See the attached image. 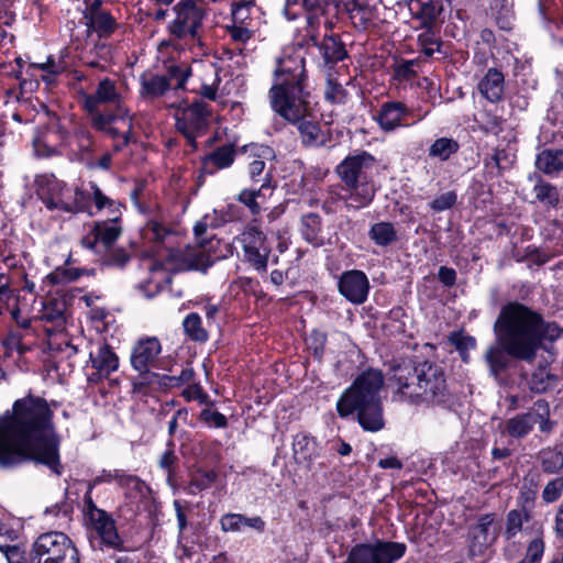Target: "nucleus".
<instances>
[{"mask_svg":"<svg viewBox=\"0 0 563 563\" xmlns=\"http://www.w3.org/2000/svg\"><path fill=\"white\" fill-rule=\"evenodd\" d=\"M496 521L495 512L481 515L476 523L468 528L467 556L471 560L485 559L488 550L495 543L497 534H490L489 529Z\"/></svg>","mask_w":563,"mask_h":563,"instance_id":"2eb2a0df","label":"nucleus"},{"mask_svg":"<svg viewBox=\"0 0 563 563\" xmlns=\"http://www.w3.org/2000/svg\"><path fill=\"white\" fill-rule=\"evenodd\" d=\"M412 114V109L405 102L393 100L380 104L379 110L374 115V120L384 132H393L398 128H408L416 123L417 120L408 122Z\"/></svg>","mask_w":563,"mask_h":563,"instance_id":"a211bd4d","label":"nucleus"},{"mask_svg":"<svg viewBox=\"0 0 563 563\" xmlns=\"http://www.w3.org/2000/svg\"><path fill=\"white\" fill-rule=\"evenodd\" d=\"M536 423L537 417L534 411L529 410L518 413L506 420L505 433L514 439H523L531 433Z\"/></svg>","mask_w":563,"mask_h":563,"instance_id":"e433bc0d","label":"nucleus"},{"mask_svg":"<svg viewBox=\"0 0 563 563\" xmlns=\"http://www.w3.org/2000/svg\"><path fill=\"white\" fill-rule=\"evenodd\" d=\"M236 153L234 143H227L216 147L212 152L200 158V163L203 165V173L214 175L218 170L231 167L235 161Z\"/></svg>","mask_w":563,"mask_h":563,"instance_id":"cd10ccee","label":"nucleus"},{"mask_svg":"<svg viewBox=\"0 0 563 563\" xmlns=\"http://www.w3.org/2000/svg\"><path fill=\"white\" fill-rule=\"evenodd\" d=\"M493 330L497 346H490L485 355L493 376L506 373L510 358L533 363L538 352L545 349L544 342H554L563 333L558 322L547 321L541 312L518 300L501 306Z\"/></svg>","mask_w":563,"mask_h":563,"instance_id":"f03ea898","label":"nucleus"},{"mask_svg":"<svg viewBox=\"0 0 563 563\" xmlns=\"http://www.w3.org/2000/svg\"><path fill=\"white\" fill-rule=\"evenodd\" d=\"M478 91L492 103H498L504 100L505 76L498 68H488L484 77L478 82Z\"/></svg>","mask_w":563,"mask_h":563,"instance_id":"c85d7f7f","label":"nucleus"},{"mask_svg":"<svg viewBox=\"0 0 563 563\" xmlns=\"http://www.w3.org/2000/svg\"><path fill=\"white\" fill-rule=\"evenodd\" d=\"M242 153H249L253 159L249 163L247 173L253 185L262 184L265 178L266 161L275 156L273 147L265 144L251 143L242 146Z\"/></svg>","mask_w":563,"mask_h":563,"instance_id":"393cba45","label":"nucleus"},{"mask_svg":"<svg viewBox=\"0 0 563 563\" xmlns=\"http://www.w3.org/2000/svg\"><path fill=\"white\" fill-rule=\"evenodd\" d=\"M8 563H38L33 553V547L30 551H25L19 545H9L5 550Z\"/></svg>","mask_w":563,"mask_h":563,"instance_id":"774afa93","label":"nucleus"},{"mask_svg":"<svg viewBox=\"0 0 563 563\" xmlns=\"http://www.w3.org/2000/svg\"><path fill=\"white\" fill-rule=\"evenodd\" d=\"M114 482L120 488L128 490L126 496L129 497H145L151 492V487L145 481L137 475L126 473L124 470L117 468Z\"/></svg>","mask_w":563,"mask_h":563,"instance_id":"ea45409f","label":"nucleus"},{"mask_svg":"<svg viewBox=\"0 0 563 563\" xmlns=\"http://www.w3.org/2000/svg\"><path fill=\"white\" fill-rule=\"evenodd\" d=\"M371 284L367 275L361 269H349L338 278V291L349 302L363 305L367 301Z\"/></svg>","mask_w":563,"mask_h":563,"instance_id":"f3484780","label":"nucleus"},{"mask_svg":"<svg viewBox=\"0 0 563 563\" xmlns=\"http://www.w3.org/2000/svg\"><path fill=\"white\" fill-rule=\"evenodd\" d=\"M161 353L162 344L156 336L140 338L131 350V367L134 371L156 368Z\"/></svg>","mask_w":563,"mask_h":563,"instance_id":"6ab92c4d","label":"nucleus"},{"mask_svg":"<svg viewBox=\"0 0 563 563\" xmlns=\"http://www.w3.org/2000/svg\"><path fill=\"white\" fill-rule=\"evenodd\" d=\"M120 222L121 216L93 222L90 231L81 238L80 245L97 255L108 253L122 234Z\"/></svg>","mask_w":563,"mask_h":563,"instance_id":"4468645a","label":"nucleus"},{"mask_svg":"<svg viewBox=\"0 0 563 563\" xmlns=\"http://www.w3.org/2000/svg\"><path fill=\"white\" fill-rule=\"evenodd\" d=\"M534 406L537 407L534 415L537 417V423H539L540 432L544 434L552 433L556 427V421L550 419L549 402L545 399H538Z\"/></svg>","mask_w":563,"mask_h":563,"instance_id":"bf43d9fd","label":"nucleus"},{"mask_svg":"<svg viewBox=\"0 0 563 563\" xmlns=\"http://www.w3.org/2000/svg\"><path fill=\"white\" fill-rule=\"evenodd\" d=\"M328 343V334L321 330L313 329L309 336L306 339L308 351L312 357L321 363L324 356L325 346Z\"/></svg>","mask_w":563,"mask_h":563,"instance_id":"13d9d810","label":"nucleus"},{"mask_svg":"<svg viewBox=\"0 0 563 563\" xmlns=\"http://www.w3.org/2000/svg\"><path fill=\"white\" fill-rule=\"evenodd\" d=\"M87 539L92 551L131 552L134 550L120 533L118 522L111 512L102 508L82 511Z\"/></svg>","mask_w":563,"mask_h":563,"instance_id":"6e6552de","label":"nucleus"},{"mask_svg":"<svg viewBox=\"0 0 563 563\" xmlns=\"http://www.w3.org/2000/svg\"><path fill=\"white\" fill-rule=\"evenodd\" d=\"M422 32L418 34L417 44L420 47V53L426 57H432L434 53L441 55L437 59L445 58L446 53L443 52V42L438 26L421 27Z\"/></svg>","mask_w":563,"mask_h":563,"instance_id":"c9c22d12","label":"nucleus"},{"mask_svg":"<svg viewBox=\"0 0 563 563\" xmlns=\"http://www.w3.org/2000/svg\"><path fill=\"white\" fill-rule=\"evenodd\" d=\"M95 276V268H78V267H56L49 273L46 278L52 285H59L64 283H70L79 279L81 276Z\"/></svg>","mask_w":563,"mask_h":563,"instance_id":"49530a36","label":"nucleus"},{"mask_svg":"<svg viewBox=\"0 0 563 563\" xmlns=\"http://www.w3.org/2000/svg\"><path fill=\"white\" fill-rule=\"evenodd\" d=\"M378 563H396L407 553V544L391 540L376 539Z\"/></svg>","mask_w":563,"mask_h":563,"instance_id":"a19ab883","label":"nucleus"},{"mask_svg":"<svg viewBox=\"0 0 563 563\" xmlns=\"http://www.w3.org/2000/svg\"><path fill=\"white\" fill-rule=\"evenodd\" d=\"M343 563H378L376 539L354 544Z\"/></svg>","mask_w":563,"mask_h":563,"instance_id":"79ce46f5","label":"nucleus"},{"mask_svg":"<svg viewBox=\"0 0 563 563\" xmlns=\"http://www.w3.org/2000/svg\"><path fill=\"white\" fill-rule=\"evenodd\" d=\"M183 330L187 339L195 343L202 344L209 340V333L202 327V319L197 312H190L184 318Z\"/></svg>","mask_w":563,"mask_h":563,"instance_id":"a18cd8bd","label":"nucleus"},{"mask_svg":"<svg viewBox=\"0 0 563 563\" xmlns=\"http://www.w3.org/2000/svg\"><path fill=\"white\" fill-rule=\"evenodd\" d=\"M310 40L312 44L318 47L324 65L327 66L336 65L349 57L345 44L343 43L340 34H325L321 42H319L317 36L312 34Z\"/></svg>","mask_w":563,"mask_h":563,"instance_id":"bb28decb","label":"nucleus"},{"mask_svg":"<svg viewBox=\"0 0 563 563\" xmlns=\"http://www.w3.org/2000/svg\"><path fill=\"white\" fill-rule=\"evenodd\" d=\"M328 200L331 203H338L342 201L346 209L360 210L366 206H356V202L350 199V190L342 183L338 186H331L328 190Z\"/></svg>","mask_w":563,"mask_h":563,"instance_id":"69168bd1","label":"nucleus"},{"mask_svg":"<svg viewBox=\"0 0 563 563\" xmlns=\"http://www.w3.org/2000/svg\"><path fill=\"white\" fill-rule=\"evenodd\" d=\"M385 377L379 368L362 371L339 396L335 410L341 419H353L365 432L385 429V407L382 390Z\"/></svg>","mask_w":563,"mask_h":563,"instance_id":"7ed1b4c3","label":"nucleus"},{"mask_svg":"<svg viewBox=\"0 0 563 563\" xmlns=\"http://www.w3.org/2000/svg\"><path fill=\"white\" fill-rule=\"evenodd\" d=\"M164 66L166 69L165 78H167L168 82L172 85V81L175 80L176 85L172 89L174 90H185L186 84L188 79L192 75V68L190 65L183 63H169L168 60L164 62Z\"/></svg>","mask_w":563,"mask_h":563,"instance_id":"de8ad7c7","label":"nucleus"},{"mask_svg":"<svg viewBox=\"0 0 563 563\" xmlns=\"http://www.w3.org/2000/svg\"><path fill=\"white\" fill-rule=\"evenodd\" d=\"M376 157L365 150H357L345 156L334 168V173L350 190V199L356 206H369L376 194L373 179L368 176L375 165Z\"/></svg>","mask_w":563,"mask_h":563,"instance_id":"423d86ee","label":"nucleus"},{"mask_svg":"<svg viewBox=\"0 0 563 563\" xmlns=\"http://www.w3.org/2000/svg\"><path fill=\"white\" fill-rule=\"evenodd\" d=\"M273 176L271 172L265 173V178L260 186L252 185L250 188L242 189L238 196L236 201L247 208L253 219L261 216L263 205L267 198L273 195Z\"/></svg>","mask_w":563,"mask_h":563,"instance_id":"412c9836","label":"nucleus"},{"mask_svg":"<svg viewBox=\"0 0 563 563\" xmlns=\"http://www.w3.org/2000/svg\"><path fill=\"white\" fill-rule=\"evenodd\" d=\"M489 14L500 30L514 29V0H489Z\"/></svg>","mask_w":563,"mask_h":563,"instance_id":"58836bf2","label":"nucleus"},{"mask_svg":"<svg viewBox=\"0 0 563 563\" xmlns=\"http://www.w3.org/2000/svg\"><path fill=\"white\" fill-rule=\"evenodd\" d=\"M211 115L209 104L202 100H196L181 112V115L176 119L179 125H188L195 130L206 131L209 122L208 118Z\"/></svg>","mask_w":563,"mask_h":563,"instance_id":"7c9ffc66","label":"nucleus"},{"mask_svg":"<svg viewBox=\"0 0 563 563\" xmlns=\"http://www.w3.org/2000/svg\"><path fill=\"white\" fill-rule=\"evenodd\" d=\"M194 235L197 245L203 250H214L216 245L220 243V240L214 234L208 235V223L206 217L200 221H197L194 225Z\"/></svg>","mask_w":563,"mask_h":563,"instance_id":"680f3d73","label":"nucleus"},{"mask_svg":"<svg viewBox=\"0 0 563 563\" xmlns=\"http://www.w3.org/2000/svg\"><path fill=\"white\" fill-rule=\"evenodd\" d=\"M79 60L84 66L104 71L110 60V47L108 44L97 41L91 48L82 49Z\"/></svg>","mask_w":563,"mask_h":563,"instance_id":"4c0bfd02","label":"nucleus"},{"mask_svg":"<svg viewBox=\"0 0 563 563\" xmlns=\"http://www.w3.org/2000/svg\"><path fill=\"white\" fill-rule=\"evenodd\" d=\"M274 82L268 90L269 106L314 95L309 81L306 59L299 54L277 58Z\"/></svg>","mask_w":563,"mask_h":563,"instance_id":"39448f33","label":"nucleus"},{"mask_svg":"<svg viewBox=\"0 0 563 563\" xmlns=\"http://www.w3.org/2000/svg\"><path fill=\"white\" fill-rule=\"evenodd\" d=\"M389 380L411 402L445 405L451 400L444 368L419 356L394 360Z\"/></svg>","mask_w":563,"mask_h":563,"instance_id":"20e7f679","label":"nucleus"},{"mask_svg":"<svg viewBox=\"0 0 563 563\" xmlns=\"http://www.w3.org/2000/svg\"><path fill=\"white\" fill-rule=\"evenodd\" d=\"M322 218L316 212H309L301 216L300 233L302 239L312 246L320 247L325 243L322 235Z\"/></svg>","mask_w":563,"mask_h":563,"instance_id":"473e14b6","label":"nucleus"},{"mask_svg":"<svg viewBox=\"0 0 563 563\" xmlns=\"http://www.w3.org/2000/svg\"><path fill=\"white\" fill-rule=\"evenodd\" d=\"M131 378V394L140 398H155L161 393L159 373L152 369L136 371Z\"/></svg>","mask_w":563,"mask_h":563,"instance_id":"c756f323","label":"nucleus"},{"mask_svg":"<svg viewBox=\"0 0 563 563\" xmlns=\"http://www.w3.org/2000/svg\"><path fill=\"white\" fill-rule=\"evenodd\" d=\"M332 0H287L285 14L289 21L297 19L289 10L290 5H300L306 13H321L324 15Z\"/></svg>","mask_w":563,"mask_h":563,"instance_id":"864d4df0","label":"nucleus"},{"mask_svg":"<svg viewBox=\"0 0 563 563\" xmlns=\"http://www.w3.org/2000/svg\"><path fill=\"white\" fill-rule=\"evenodd\" d=\"M319 102L312 95L271 106L274 113L297 128L303 146H322L324 139L320 124Z\"/></svg>","mask_w":563,"mask_h":563,"instance_id":"0eeeda50","label":"nucleus"},{"mask_svg":"<svg viewBox=\"0 0 563 563\" xmlns=\"http://www.w3.org/2000/svg\"><path fill=\"white\" fill-rule=\"evenodd\" d=\"M172 90V85L164 75L144 71L140 75V96L144 100H155Z\"/></svg>","mask_w":563,"mask_h":563,"instance_id":"2f4dec72","label":"nucleus"},{"mask_svg":"<svg viewBox=\"0 0 563 563\" xmlns=\"http://www.w3.org/2000/svg\"><path fill=\"white\" fill-rule=\"evenodd\" d=\"M51 404L32 390L0 415V467L15 468L26 462L44 465L60 476V437Z\"/></svg>","mask_w":563,"mask_h":563,"instance_id":"f257e3e1","label":"nucleus"},{"mask_svg":"<svg viewBox=\"0 0 563 563\" xmlns=\"http://www.w3.org/2000/svg\"><path fill=\"white\" fill-rule=\"evenodd\" d=\"M218 473L214 470L197 468L190 473V479L186 488L187 494L197 495L209 489L217 481Z\"/></svg>","mask_w":563,"mask_h":563,"instance_id":"c03bdc74","label":"nucleus"},{"mask_svg":"<svg viewBox=\"0 0 563 563\" xmlns=\"http://www.w3.org/2000/svg\"><path fill=\"white\" fill-rule=\"evenodd\" d=\"M65 310L66 303L64 299L48 298L43 303L41 320L55 323L58 327L63 325L65 323Z\"/></svg>","mask_w":563,"mask_h":563,"instance_id":"8fccbe9b","label":"nucleus"},{"mask_svg":"<svg viewBox=\"0 0 563 563\" xmlns=\"http://www.w3.org/2000/svg\"><path fill=\"white\" fill-rule=\"evenodd\" d=\"M530 515L519 508L511 509L506 515V525L504 537L506 540H512L522 530L523 523L532 520Z\"/></svg>","mask_w":563,"mask_h":563,"instance_id":"3c124183","label":"nucleus"},{"mask_svg":"<svg viewBox=\"0 0 563 563\" xmlns=\"http://www.w3.org/2000/svg\"><path fill=\"white\" fill-rule=\"evenodd\" d=\"M291 446L295 463L308 471L312 470L314 461L322 453V446L317 438L305 431L294 435Z\"/></svg>","mask_w":563,"mask_h":563,"instance_id":"4be33fe9","label":"nucleus"},{"mask_svg":"<svg viewBox=\"0 0 563 563\" xmlns=\"http://www.w3.org/2000/svg\"><path fill=\"white\" fill-rule=\"evenodd\" d=\"M89 360L92 367L96 369V372L91 373L88 377V380L91 383H99L108 378L119 368V357L107 342L98 347L96 354L90 352Z\"/></svg>","mask_w":563,"mask_h":563,"instance_id":"b1692460","label":"nucleus"},{"mask_svg":"<svg viewBox=\"0 0 563 563\" xmlns=\"http://www.w3.org/2000/svg\"><path fill=\"white\" fill-rule=\"evenodd\" d=\"M91 128L112 140L121 139L113 144L114 152H121L133 141V117L129 108H118V111L98 112L91 117Z\"/></svg>","mask_w":563,"mask_h":563,"instance_id":"9d476101","label":"nucleus"},{"mask_svg":"<svg viewBox=\"0 0 563 563\" xmlns=\"http://www.w3.org/2000/svg\"><path fill=\"white\" fill-rule=\"evenodd\" d=\"M529 180L533 181L531 203L539 205L547 212L558 211L562 207L563 195L556 185L537 173L529 176Z\"/></svg>","mask_w":563,"mask_h":563,"instance_id":"aec40b11","label":"nucleus"},{"mask_svg":"<svg viewBox=\"0 0 563 563\" xmlns=\"http://www.w3.org/2000/svg\"><path fill=\"white\" fill-rule=\"evenodd\" d=\"M448 340L449 343L455 347L464 362H467L470 358V350L476 347V339L473 335L464 334L462 330L451 332Z\"/></svg>","mask_w":563,"mask_h":563,"instance_id":"4d7b16f0","label":"nucleus"},{"mask_svg":"<svg viewBox=\"0 0 563 563\" xmlns=\"http://www.w3.org/2000/svg\"><path fill=\"white\" fill-rule=\"evenodd\" d=\"M79 102L85 112L93 117L101 112L100 106H112L111 111H118V108H128L121 92L118 89L117 81L110 77L99 80L93 93H88L84 88L78 91Z\"/></svg>","mask_w":563,"mask_h":563,"instance_id":"ddd939ff","label":"nucleus"},{"mask_svg":"<svg viewBox=\"0 0 563 563\" xmlns=\"http://www.w3.org/2000/svg\"><path fill=\"white\" fill-rule=\"evenodd\" d=\"M179 459L175 453V442L168 439L166 442V450L158 460V466L167 474L168 478L176 475Z\"/></svg>","mask_w":563,"mask_h":563,"instance_id":"052dcab7","label":"nucleus"},{"mask_svg":"<svg viewBox=\"0 0 563 563\" xmlns=\"http://www.w3.org/2000/svg\"><path fill=\"white\" fill-rule=\"evenodd\" d=\"M460 150V144L453 137L442 136L430 145L428 150V156L430 158H437L440 162H446L452 155L456 154Z\"/></svg>","mask_w":563,"mask_h":563,"instance_id":"09e8293b","label":"nucleus"},{"mask_svg":"<svg viewBox=\"0 0 563 563\" xmlns=\"http://www.w3.org/2000/svg\"><path fill=\"white\" fill-rule=\"evenodd\" d=\"M38 563H80L79 551L64 532L49 531L40 534L33 543Z\"/></svg>","mask_w":563,"mask_h":563,"instance_id":"1a4fd4ad","label":"nucleus"},{"mask_svg":"<svg viewBox=\"0 0 563 563\" xmlns=\"http://www.w3.org/2000/svg\"><path fill=\"white\" fill-rule=\"evenodd\" d=\"M349 92L336 78H328L324 90V98L332 104H344L347 101Z\"/></svg>","mask_w":563,"mask_h":563,"instance_id":"e2e57ef3","label":"nucleus"},{"mask_svg":"<svg viewBox=\"0 0 563 563\" xmlns=\"http://www.w3.org/2000/svg\"><path fill=\"white\" fill-rule=\"evenodd\" d=\"M538 495V485L531 481L530 485H523L517 497V507L530 515H533V508Z\"/></svg>","mask_w":563,"mask_h":563,"instance_id":"0e129e2a","label":"nucleus"},{"mask_svg":"<svg viewBox=\"0 0 563 563\" xmlns=\"http://www.w3.org/2000/svg\"><path fill=\"white\" fill-rule=\"evenodd\" d=\"M368 238L375 245L386 247L397 242L398 234L394 223L389 221H379L371 225Z\"/></svg>","mask_w":563,"mask_h":563,"instance_id":"37998d69","label":"nucleus"},{"mask_svg":"<svg viewBox=\"0 0 563 563\" xmlns=\"http://www.w3.org/2000/svg\"><path fill=\"white\" fill-rule=\"evenodd\" d=\"M236 239L242 245L245 261L260 274L266 273L272 247L257 219H252Z\"/></svg>","mask_w":563,"mask_h":563,"instance_id":"f8f14e48","label":"nucleus"},{"mask_svg":"<svg viewBox=\"0 0 563 563\" xmlns=\"http://www.w3.org/2000/svg\"><path fill=\"white\" fill-rule=\"evenodd\" d=\"M409 11L411 19L418 22L416 29L438 26L443 3L441 0H410Z\"/></svg>","mask_w":563,"mask_h":563,"instance_id":"a878e982","label":"nucleus"},{"mask_svg":"<svg viewBox=\"0 0 563 563\" xmlns=\"http://www.w3.org/2000/svg\"><path fill=\"white\" fill-rule=\"evenodd\" d=\"M555 379V375L547 371L545 367L539 366L531 373L528 380L529 390L533 394H544L551 388Z\"/></svg>","mask_w":563,"mask_h":563,"instance_id":"5fc2aeb1","label":"nucleus"},{"mask_svg":"<svg viewBox=\"0 0 563 563\" xmlns=\"http://www.w3.org/2000/svg\"><path fill=\"white\" fill-rule=\"evenodd\" d=\"M213 250H203L187 246L183 251H177L170 254V257L176 262L179 271H201L206 272L213 265L214 260L219 256L212 257L210 252Z\"/></svg>","mask_w":563,"mask_h":563,"instance_id":"5701e85b","label":"nucleus"},{"mask_svg":"<svg viewBox=\"0 0 563 563\" xmlns=\"http://www.w3.org/2000/svg\"><path fill=\"white\" fill-rule=\"evenodd\" d=\"M541 470L545 474H558L563 470V453L556 449H544L539 453Z\"/></svg>","mask_w":563,"mask_h":563,"instance_id":"6e6d98bb","label":"nucleus"},{"mask_svg":"<svg viewBox=\"0 0 563 563\" xmlns=\"http://www.w3.org/2000/svg\"><path fill=\"white\" fill-rule=\"evenodd\" d=\"M67 189V185L56 178L46 179L44 184H41L37 188V197L42 203L49 211L60 210L68 213L84 212L85 207L80 206L78 198H75L74 203L64 201V191ZM76 197H84V192L80 189H76Z\"/></svg>","mask_w":563,"mask_h":563,"instance_id":"dca6fc26","label":"nucleus"},{"mask_svg":"<svg viewBox=\"0 0 563 563\" xmlns=\"http://www.w3.org/2000/svg\"><path fill=\"white\" fill-rule=\"evenodd\" d=\"M102 257V264L109 267L123 268L131 261L130 253L124 247H112L106 254H99Z\"/></svg>","mask_w":563,"mask_h":563,"instance_id":"338daca9","label":"nucleus"},{"mask_svg":"<svg viewBox=\"0 0 563 563\" xmlns=\"http://www.w3.org/2000/svg\"><path fill=\"white\" fill-rule=\"evenodd\" d=\"M85 25L87 27V33H96L99 41L108 40L119 29L117 19L109 10L85 20Z\"/></svg>","mask_w":563,"mask_h":563,"instance_id":"f704fd0d","label":"nucleus"},{"mask_svg":"<svg viewBox=\"0 0 563 563\" xmlns=\"http://www.w3.org/2000/svg\"><path fill=\"white\" fill-rule=\"evenodd\" d=\"M203 3V0H178L172 8L175 19L167 25L168 33L178 40L187 36L199 38V30L207 15Z\"/></svg>","mask_w":563,"mask_h":563,"instance_id":"9b49d317","label":"nucleus"},{"mask_svg":"<svg viewBox=\"0 0 563 563\" xmlns=\"http://www.w3.org/2000/svg\"><path fill=\"white\" fill-rule=\"evenodd\" d=\"M534 165L544 175H559L563 172V148L547 147L541 150L536 156Z\"/></svg>","mask_w":563,"mask_h":563,"instance_id":"72a5a7b5","label":"nucleus"},{"mask_svg":"<svg viewBox=\"0 0 563 563\" xmlns=\"http://www.w3.org/2000/svg\"><path fill=\"white\" fill-rule=\"evenodd\" d=\"M32 69H40L44 73L41 75V80H43L46 85L56 84L57 77L64 73V67L60 65V63H56V59L53 55H48L46 62L44 63L29 64L27 71Z\"/></svg>","mask_w":563,"mask_h":563,"instance_id":"603ef678","label":"nucleus"}]
</instances>
